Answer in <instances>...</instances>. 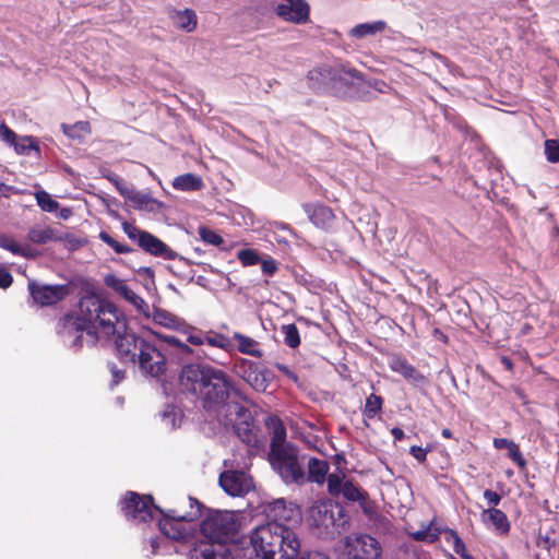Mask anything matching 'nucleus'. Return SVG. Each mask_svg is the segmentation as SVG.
<instances>
[{"instance_id":"42","label":"nucleus","mask_w":559,"mask_h":559,"mask_svg":"<svg viewBox=\"0 0 559 559\" xmlns=\"http://www.w3.org/2000/svg\"><path fill=\"white\" fill-rule=\"evenodd\" d=\"M181 420V411L174 405H168L163 412V421L171 429L177 427Z\"/></svg>"},{"instance_id":"25","label":"nucleus","mask_w":559,"mask_h":559,"mask_svg":"<svg viewBox=\"0 0 559 559\" xmlns=\"http://www.w3.org/2000/svg\"><path fill=\"white\" fill-rule=\"evenodd\" d=\"M306 212L308 214L309 219L317 227L326 229L331 226L334 214L332 210L324 205H316V206H306Z\"/></svg>"},{"instance_id":"64","label":"nucleus","mask_w":559,"mask_h":559,"mask_svg":"<svg viewBox=\"0 0 559 559\" xmlns=\"http://www.w3.org/2000/svg\"><path fill=\"white\" fill-rule=\"evenodd\" d=\"M115 185L118 189V191L121 193V189H130L129 187H127L124 183L120 182L119 180H116L115 181Z\"/></svg>"},{"instance_id":"36","label":"nucleus","mask_w":559,"mask_h":559,"mask_svg":"<svg viewBox=\"0 0 559 559\" xmlns=\"http://www.w3.org/2000/svg\"><path fill=\"white\" fill-rule=\"evenodd\" d=\"M0 247L22 257H31L32 248L28 246H22L19 242H16L12 237L7 235H0Z\"/></svg>"},{"instance_id":"50","label":"nucleus","mask_w":559,"mask_h":559,"mask_svg":"<svg viewBox=\"0 0 559 559\" xmlns=\"http://www.w3.org/2000/svg\"><path fill=\"white\" fill-rule=\"evenodd\" d=\"M123 231L128 235V237L132 240H136L138 243L140 242V238L143 234H145L144 230L139 229L133 224H130L128 222L122 223Z\"/></svg>"},{"instance_id":"4","label":"nucleus","mask_w":559,"mask_h":559,"mask_svg":"<svg viewBox=\"0 0 559 559\" xmlns=\"http://www.w3.org/2000/svg\"><path fill=\"white\" fill-rule=\"evenodd\" d=\"M240 527L238 514L234 511H212L201 523V533L209 544L223 546L233 542Z\"/></svg>"},{"instance_id":"39","label":"nucleus","mask_w":559,"mask_h":559,"mask_svg":"<svg viewBox=\"0 0 559 559\" xmlns=\"http://www.w3.org/2000/svg\"><path fill=\"white\" fill-rule=\"evenodd\" d=\"M12 146L14 147V151L20 155L28 154L32 150H38L35 139L31 135L16 138Z\"/></svg>"},{"instance_id":"61","label":"nucleus","mask_w":559,"mask_h":559,"mask_svg":"<svg viewBox=\"0 0 559 559\" xmlns=\"http://www.w3.org/2000/svg\"><path fill=\"white\" fill-rule=\"evenodd\" d=\"M311 510L313 511V513L314 512L320 513L321 511H323L324 514L326 515L328 511L331 510V506L326 502H318L311 508Z\"/></svg>"},{"instance_id":"21","label":"nucleus","mask_w":559,"mask_h":559,"mask_svg":"<svg viewBox=\"0 0 559 559\" xmlns=\"http://www.w3.org/2000/svg\"><path fill=\"white\" fill-rule=\"evenodd\" d=\"M169 19L176 28L187 33L193 32L198 25V16L192 9H173L169 11Z\"/></svg>"},{"instance_id":"31","label":"nucleus","mask_w":559,"mask_h":559,"mask_svg":"<svg viewBox=\"0 0 559 559\" xmlns=\"http://www.w3.org/2000/svg\"><path fill=\"white\" fill-rule=\"evenodd\" d=\"M173 187L180 191H198L203 187V181L201 177L188 173L176 177L173 181Z\"/></svg>"},{"instance_id":"57","label":"nucleus","mask_w":559,"mask_h":559,"mask_svg":"<svg viewBox=\"0 0 559 559\" xmlns=\"http://www.w3.org/2000/svg\"><path fill=\"white\" fill-rule=\"evenodd\" d=\"M484 498L492 507L498 506L501 500V496L492 490H485Z\"/></svg>"},{"instance_id":"54","label":"nucleus","mask_w":559,"mask_h":559,"mask_svg":"<svg viewBox=\"0 0 559 559\" xmlns=\"http://www.w3.org/2000/svg\"><path fill=\"white\" fill-rule=\"evenodd\" d=\"M274 367L283 374H285L287 378L292 379L294 382H298L297 374L288 366L281 362H276L274 364Z\"/></svg>"},{"instance_id":"26","label":"nucleus","mask_w":559,"mask_h":559,"mask_svg":"<svg viewBox=\"0 0 559 559\" xmlns=\"http://www.w3.org/2000/svg\"><path fill=\"white\" fill-rule=\"evenodd\" d=\"M444 531V526L432 520L428 525L423 526L420 530L409 532V536L417 542L435 543L439 539L440 534Z\"/></svg>"},{"instance_id":"3","label":"nucleus","mask_w":559,"mask_h":559,"mask_svg":"<svg viewBox=\"0 0 559 559\" xmlns=\"http://www.w3.org/2000/svg\"><path fill=\"white\" fill-rule=\"evenodd\" d=\"M200 396L204 407L215 409L222 414L228 412L233 401H245L242 393L236 389L228 376L219 369L211 367Z\"/></svg>"},{"instance_id":"52","label":"nucleus","mask_w":559,"mask_h":559,"mask_svg":"<svg viewBox=\"0 0 559 559\" xmlns=\"http://www.w3.org/2000/svg\"><path fill=\"white\" fill-rule=\"evenodd\" d=\"M16 134L5 124V123H1L0 126V139L10 144V145H13V143L15 142L16 140Z\"/></svg>"},{"instance_id":"7","label":"nucleus","mask_w":559,"mask_h":559,"mask_svg":"<svg viewBox=\"0 0 559 559\" xmlns=\"http://www.w3.org/2000/svg\"><path fill=\"white\" fill-rule=\"evenodd\" d=\"M307 78L309 86L313 90H321L338 82L352 86L359 85L362 82V76L359 72L343 64L317 67L309 71Z\"/></svg>"},{"instance_id":"43","label":"nucleus","mask_w":559,"mask_h":559,"mask_svg":"<svg viewBox=\"0 0 559 559\" xmlns=\"http://www.w3.org/2000/svg\"><path fill=\"white\" fill-rule=\"evenodd\" d=\"M187 334V341L194 346L205 345V332L187 326L182 330Z\"/></svg>"},{"instance_id":"32","label":"nucleus","mask_w":559,"mask_h":559,"mask_svg":"<svg viewBox=\"0 0 559 559\" xmlns=\"http://www.w3.org/2000/svg\"><path fill=\"white\" fill-rule=\"evenodd\" d=\"M63 133L72 139L78 140L79 142L85 141V139L91 134V126L87 121H78L73 124H61Z\"/></svg>"},{"instance_id":"62","label":"nucleus","mask_w":559,"mask_h":559,"mask_svg":"<svg viewBox=\"0 0 559 559\" xmlns=\"http://www.w3.org/2000/svg\"><path fill=\"white\" fill-rule=\"evenodd\" d=\"M72 215V211L68 207H63L59 211L58 216L62 219H68Z\"/></svg>"},{"instance_id":"6","label":"nucleus","mask_w":559,"mask_h":559,"mask_svg":"<svg viewBox=\"0 0 559 559\" xmlns=\"http://www.w3.org/2000/svg\"><path fill=\"white\" fill-rule=\"evenodd\" d=\"M272 468L286 484H304L306 475L298 460V450L293 445L276 448L269 452Z\"/></svg>"},{"instance_id":"24","label":"nucleus","mask_w":559,"mask_h":559,"mask_svg":"<svg viewBox=\"0 0 559 559\" xmlns=\"http://www.w3.org/2000/svg\"><path fill=\"white\" fill-rule=\"evenodd\" d=\"M266 425L271 431L270 451L292 444L286 441V428L280 418L275 416L269 417Z\"/></svg>"},{"instance_id":"44","label":"nucleus","mask_w":559,"mask_h":559,"mask_svg":"<svg viewBox=\"0 0 559 559\" xmlns=\"http://www.w3.org/2000/svg\"><path fill=\"white\" fill-rule=\"evenodd\" d=\"M545 155L548 162H559V140H546L545 141Z\"/></svg>"},{"instance_id":"41","label":"nucleus","mask_w":559,"mask_h":559,"mask_svg":"<svg viewBox=\"0 0 559 559\" xmlns=\"http://www.w3.org/2000/svg\"><path fill=\"white\" fill-rule=\"evenodd\" d=\"M382 408V397L376 394H370L366 399L364 408V416L373 418Z\"/></svg>"},{"instance_id":"1","label":"nucleus","mask_w":559,"mask_h":559,"mask_svg":"<svg viewBox=\"0 0 559 559\" xmlns=\"http://www.w3.org/2000/svg\"><path fill=\"white\" fill-rule=\"evenodd\" d=\"M97 338L117 336L119 358L126 362H139L141 369L153 376L166 369L164 355L143 337L129 333L124 316L108 300L95 295L84 296L75 316L68 314L58 323V333L70 346H81L82 332Z\"/></svg>"},{"instance_id":"11","label":"nucleus","mask_w":559,"mask_h":559,"mask_svg":"<svg viewBox=\"0 0 559 559\" xmlns=\"http://www.w3.org/2000/svg\"><path fill=\"white\" fill-rule=\"evenodd\" d=\"M346 554L350 559H379L381 547L379 542L367 534L346 536L344 539Z\"/></svg>"},{"instance_id":"20","label":"nucleus","mask_w":559,"mask_h":559,"mask_svg":"<svg viewBox=\"0 0 559 559\" xmlns=\"http://www.w3.org/2000/svg\"><path fill=\"white\" fill-rule=\"evenodd\" d=\"M189 559H234L224 546L200 543L189 552Z\"/></svg>"},{"instance_id":"33","label":"nucleus","mask_w":559,"mask_h":559,"mask_svg":"<svg viewBox=\"0 0 559 559\" xmlns=\"http://www.w3.org/2000/svg\"><path fill=\"white\" fill-rule=\"evenodd\" d=\"M483 516H487L488 521L493 525V527L502 534L510 530L507 515L499 509L489 508L483 512Z\"/></svg>"},{"instance_id":"2","label":"nucleus","mask_w":559,"mask_h":559,"mask_svg":"<svg viewBox=\"0 0 559 559\" xmlns=\"http://www.w3.org/2000/svg\"><path fill=\"white\" fill-rule=\"evenodd\" d=\"M250 542L261 559H296L300 550L295 530L277 522L258 526L251 533Z\"/></svg>"},{"instance_id":"30","label":"nucleus","mask_w":559,"mask_h":559,"mask_svg":"<svg viewBox=\"0 0 559 559\" xmlns=\"http://www.w3.org/2000/svg\"><path fill=\"white\" fill-rule=\"evenodd\" d=\"M231 340L236 342V347L241 354L258 358L262 357L263 353L255 340L240 333H234Z\"/></svg>"},{"instance_id":"18","label":"nucleus","mask_w":559,"mask_h":559,"mask_svg":"<svg viewBox=\"0 0 559 559\" xmlns=\"http://www.w3.org/2000/svg\"><path fill=\"white\" fill-rule=\"evenodd\" d=\"M389 367L392 371L401 374L409 384L421 389L428 385V378L418 371L414 366L402 357L393 356L389 360Z\"/></svg>"},{"instance_id":"10","label":"nucleus","mask_w":559,"mask_h":559,"mask_svg":"<svg viewBox=\"0 0 559 559\" xmlns=\"http://www.w3.org/2000/svg\"><path fill=\"white\" fill-rule=\"evenodd\" d=\"M276 16L287 23L304 25L310 22V4L307 0H270Z\"/></svg>"},{"instance_id":"58","label":"nucleus","mask_w":559,"mask_h":559,"mask_svg":"<svg viewBox=\"0 0 559 559\" xmlns=\"http://www.w3.org/2000/svg\"><path fill=\"white\" fill-rule=\"evenodd\" d=\"M110 371L112 376L111 385H117L124 378V372L119 370L116 366H112Z\"/></svg>"},{"instance_id":"56","label":"nucleus","mask_w":559,"mask_h":559,"mask_svg":"<svg viewBox=\"0 0 559 559\" xmlns=\"http://www.w3.org/2000/svg\"><path fill=\"white\" fill-rule=\"evenodd\" d=\"M411 454L418 461V462H425L426 456L428 453V450L423 449L418 445H413L409 450Z\"/></svg>"},{"instance_id":"46","label":"nucleus","mask_w":559,"mask_h":559,"mask_svg":"<svg viewBox=\"0 0 559 559\" xmlns=\"http://www.w3.org/2000/svg\"><path fill=\"white\" fill-rule=\"evenodd\" d=\"M341 495L350 501H358L362 499L361 491L349 480L344 483Z\"/></svg>"},{"instance_id":"59","label":"nucleus","mask_w":559,"mask_h":559,"mask_svg":"<svg viewBox=\"0 0 559 559\" xmlns=\"http://www.w3.org/2000/svg\"><path fill=\"white\" fill-rule=\"evenodd\" d=\"M166 539L165 537H157V538H152L151 542H150V545H151V554L152 555H156L158 554V549L159 547L165 544Z\"/></svg>"},{"instance_id":"27","label":"nucleus","mask_w":559,"mask_h":559,"mask_svg":"<svg viewBox=\"0 0 559 559\" xmlns=\"http://www.w3.org/2000/svg\"><path fill=\"white\" fill-rule=\"evenodd\" d=\"M307 480L311 483H316L318 485H323L325 483L328 473H329V464L324 460H319L317 457H311L307 464Z\"/></svg>"},{"instance_id":"23","label":"nucleus","mask_w":559,"mask_h":559,"mask_svg":"<svg viewBox=\"0 0 559 559\" xmlns=\"http://www.w3.org/2000/svg\"><path fill=\"white\" fill-rule=\"evenodd\" d=\"M386 28L384 21H373L368 23L357 24L348 31V36L353 39H364L367 37H373L379 33H382Z\"/></svg>"},{"instance_id":"8","label":"nucleus","mask_w":559,"mask_h":559,"mask_svg":"<svg viewBox=\"0 0 559 559\" xmlns=\"http://www.w3.org/2000/svg\"><path fill=\"white\" fill-rule=\"evenodd\" d=\"M224 416L226 425H233L236 435L243 443L249 447L257 445L258 438L253 429L252 416L246 406L238 401H233Z\"/></svg>"},{"instance_id":"51","label":"nucleus","mask_w":559,"mask_h":559,"mask_svg":"<svg viewBox=\"0 0 559 559\" xmlns=\"http://www.w3.org/2000/svg\"><path fill=\"white\" fill-rule=\"evenodd\" d=\"M508 455L520 467H524L525 466V460L523 459V455H522V453H521V451L519 449V445L515 444L514 442L508 449Z\"/></svg>"},{"instance_id":"37","label":"nucleus","mask_w":559,"mask_h":559,"mask_svg":"<svg viewBox=\"0 0 559 559\" xmlns=\"http://www.w3.org/2000/svg\"><path fill=\"white\" fill-rule=\"evenodd\" d=\"M328 491L333 497H338L345 480V474L342 472L331 473L326 476Z\"/></svg>"},{"instance_id":"9","label":"nucleus","mask_w":559,"mask_h":559,"mask_svg":"<svg viewBox=\"0 0 559 559\" xmlns=\"http://www.w3.org/2000/svg\"><path fill=\"white\" fill-rule=\"evenodd\" d=\"M121 503L124 516L135 523H145L153 520L156 514L162 513V510L153 503L151 496L129 492Z\"/></svg>"},{"instance_id":"13","label":"nucleus","mask_w":559,"mask_h":559,"mask_svg":"<svg viewBox=\"0 0 559 559\" xmlns=\"http://www.w3.org/2000/svg\"><path fill=\"white\" fill-rule=\"evenodd\" d=\"M236 372L254 390L263 392L269 385L270 372L260 370L257 362L239 358L235 362Z\"/></svg>"},{"instance_id":"55","label":"nucleus","mask_w":559,"mask_h":559,"mask_svg":"<svg viewBox=\"0 0 559 559\" xmlns=\"http://www.w3.org/2000/svg\"><path fill=\"white\" fill-rule=\"evenodd\" d=\"M13 278L10 272L4 267H0V287L8 288L11 286Z\"/></svg>"},{"instance_id":"28","label":"nucleus","mask_w":559,"mask_h":559,"mask_svg":"<svg viewBox=\"0 0 559 559\" xmlns=\"http://www.w3.org/2000/svg\"><path fill=\"white\" fill-rule=\"evenodd\" d=\"M121 195L138 210H152L154 204H158V202L148 194L134 189H121Z\"/></svg>"},{"instance_id":"49","label":"nucleus","mask_w":559,"mask_h":559,"mask_svg":"<svg viewBox=\"0 0 559 559\" xmlns=\"http://www.w3.org/2000/svg\"><path fill=\"white\" fill-rule=\"evenodd\" d=\"M159 338H162L167 344L177 347L181 353L190 354L191 349L188 345L183 344L179 338L175 336H168V335H159L156 334Z\"/></svg>"},{"instance_id":"16","label":"nucleus","mask_w":559,"mask_h":559,"mask_svg":"<svg viewBox=\"0 0 559 559\" xmlns=\"http://www.w3.org/2000/svg\"><path fill=\"white\" fill-rule=\"evenodd\" d=\"M210 369L211 366L194 364L185 366L180 373L181 386L195 395H200L205 383L206 373Z\"/></svg>"},{"instance_id":"22","label":"nucleus","mask_w":559,"mask_h":559,"mask_svg":"<svg viewBox=\"0 0 559 559\" xmlns=\"http://www.w3.org/2000/svg\"><path fill=\"white\" fill-rule=\"evenodd\" d=\"M147 318H152L154 323L169 330L181 331L187 326L183 319L162 308H154Z\"/></svg>"},{"instance_id":"53","label":"nucleus","mask_w":559,"mask_h":559,"mask_svg":"<svg viewBox=\"0 0 559 559\" xmlns=\"http://www.w3.org/2000/svg\"><path fill=\"white\" fill-rule=\"evenodd\" d=\"M261 269L264 274L273 275L277 270V264L273 259L263 260Z\"/></svg>"},{"instance_id":"63","label":"nucleus","mask_w":559,"mask_h":559,"mask_svg":"<svg viewBox=\"0 0 559 559\" xmlns=\"http://www.w3.org/2000/svg\"><path fill=\"white\" fill-rule=\"evenodd\" d=\"M391 433L395 438V440H402L405 436L404 431L396 427L391 430Z\"/></svg>"},{"instance_id":"47","label":"nucleus","mask_w":559,"mask_h":559,"mask_svg":"<svg viewBox=\"0 0 559 559\" xmlns=\"http://www.w3.org/2000/svg\"><path fill=\"white\" fill-rule=\"evenodd\" d=\"M237 258L245 266L255 265L260 262L258 253L252 249L240 250L237 253Z\"/></svg>"},{"instance_id":"5","label":"nucleus","mask_w":559,"mask_h":559,"mask_svg":"<svg viewBox=\"0 0 559 559\" xmlns=\"http://www.w3.org/2000/svg\"><path fill=\"white\" fill-rule=\"evenodd\" d=\"M158 520L160 532L168 538L182 539L188 535L185 522H191L201 514L200 503L193 498L186 499L179 507L163 511Z\"/></svg>"},{"instance_id":"35","label":"nucleus","mask_w":559,"mask_h":559,"mask_svg":"<svg viewBox=\"0 0 559 559\" xmlns=\"http://www.w3.org/2000/svg\"><path fill=\"white\" fill-rule=\"evenodd\" d=\"M444 539L448 544L452 545L453 550L456 555L461 556L462 559H471L472 556L466 551V547L464 542L457 535V533L453 530H449L444 527Z\"/></svg>"},{"instance_id":"38","label":"nucleus","mask_w":559,"mask_h":559,"mask_svg":"<svg viewBox=\"0 0 559 559\" xmlns=\"http://www.w3.org/2000/svg\"><path fill=\"white\" fill-rule=\"evenodd\" d=\"M35 199L37 201L38 206L44 212L52 213L59 209V203L56 200H53L48 192L44 190L36 191Z\"/></svg>"},{"instance_id":"34","label":"nucleus","mask_w":559,"mask_h":559,"mask_svg":"<svg viewBox=\"0 0 559 559\" xmlns=\"http://www.w3.org/2000/svg\"><path fill=\"white\" fill-rule=\"evenodd\" d=\"M205 345L216 347L226 352H231L235 348L233 340L228 336L215 332H205Z\"/></svg>"},{"instance_id":"60","label":"nucleus","mask_w":559,"mask_h":559,"mask_svg":"<svg viewBox=\"0 0 559 559\" xmlns=\"http://www.w3.org/2000/svg\"><path fill=\"white\" fill-rule=\"evenodd\" d=\"M513 441H510L506 438H496L493 440V447L498 450H502V449H509L511 445H512Z\"/></svg>"},{"instance_id":"14","label":"nucleus","mask_w":559,"mask_h":559,"mask_svg":"<svg viewBox=\"0 0 559 559\" xmlns=\"http://www.w3.org/2000/svg\"><path fill=\"white\" fill-rule=\"evenodd\" d=\"M219 485L228 495L242 497L254 489V483L250 475L239 471H227L221 474Z\"/></svg>"},{"instance_id":"19","label":"nucleus","mask_w":559,"mask_h":559,"mask_svg":"<svg viewBox=\"0 0 559 559\" xmlns=\"http://www.w3.org/2000/svg\"><path fill=\"white\" fill-rule=\"evenodd\" d=\"M139 246L146 252L160 257L165 260H174L177 253L167 247L162 240L145 231L140 238Z\"/></svg>"},{"instance_id":"29","label":"nucleus","mask_w":559,"mask_h":559,"mask_svg":"<svg viewBox=\"0 0 559 559\" xmlns=\"http://www.w3.org/2000/svg\"><path fill=\"white\" fill-rule=\"evenodd\" d=\"M27 238L31 242L36 245H45L50 241L61 239L55 229L46 225H38L32 227L28 231Z\"/></svg>"},{"instance_id":"45","label":"nucleus","mask_w":559,"mask_h":559,"mask_svg":"<svg viewBox=\"0 0 559 559\" xmlns=\"http://www.w3.org/2000/svg\"><path fill=\"white\" fill-rule=\"evenodd\" d=\"M199 236L204 242L213 246H219L224 241L218 234L207 227H200Z\"/></svg>"},{"instance_id":"15","label":"nucleus","mask_w":559,"mask_h":559,"mask_svg":"<svg viewBox=\"0 0 559 559\" xmlns=\"http://www.w3.org/2000/svg\"><path fill=\"white\" fill-rule=\"evenodd\" d=\"M28 289L33 301L41 307L59 302L69 293L66 285H46L35 282L28 283Z\"/></svg>"},{"instance_id":"40","label":"nucleus","mask_w":559,"mask_h":559,"mask_svg":"<svg viewBox=\"0 0 559 559\" xmlns=\"http://www.w3.org/2000/svg\"><path fill=\"white\" fill-rule=\"evenodd\" d=\"M284 342L290 348H296L300 344V336L295 324H285L282 326Z\"/></svg>"},{"instance_id":"48","label":"nucleus","mask_w":559,"mask_h":559,"mask_svg":"<svg viewBox=\"0 0 559 559\" xmlns=\"http://www.w3.org/2000/svg\"><path fill=\"white\" fill-rule=\"evenodd\" d=\"M99 238L105 242L107 243L108 246H110L117 253L121 254V253H128L130 252V248L123 243H120L118 242L117 240H115L109 234H107L106 231H100L99 234Z\"/></svg>"},{"instance_id":"12","label":"nucleus","mask_w":559,"mask_h":559,"mask_svg":"<svg viewBox=\"0 0 559 559\" xmlns=\"http://www.w3.org/2000/svg\"><path fill=\"white\" fill-rule=\"evenodd\" d=\"M263 513L270 522L283 523L293 530L301 522L300 510L283 498L264 503Z\"/></svg>"},{"instance_id":"17","label":"nucleus","mask_w":559,"mask_h":559,"mask_svg":"<svg viewBox=\"0 0 559 559\" xmlns=\"http://www.w3.org/2000/svg\"><path fill=\"white\" fill-rule=\"evenodd\" d=\"M105 285L121 297H123L127 301H129L138 311L143 313L145 317L150 316V307L148 305L138 296L132 289L128 287L126 282L114 274H107L104 278Z\"/></svg>"}]
</instances>
